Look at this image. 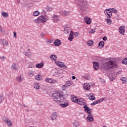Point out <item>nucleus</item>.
<instances>
[{
    "instance_id": "nucleus-1",
    "label": "nucleus",
    "mask_w": 127,
    "mask_h": 127,
    "mask_svg": "<svg viewBox=\"0 0 127 127\" xmlns=\"http://www.w3.org/2000/svg\"><path fill=\"white\" fill-rule=\"evenodd\" d=\"M52 98L54 102L62 103L63 101L66 100V95H65V94L63 92L59 91L53 93Z\"/></svg>"
},
{
    "instance_id": "nucleus-2",
    "label": "nucleus",
    "mask_w": 127,
    "mask_h": 127,
    "mask_svg": "<svg viewBox=\"0 0 127 127\" xmlns=\"http://www.w3.org/2000/svg\"><path fill=\"white\" fill-rule=\"evenodd\" d=\"M101 68L107 71L112 69V68H117L118 67V64L116 62V60H109L108 62L103 64L101 66Z\"/></svg>"
},
{
    "instance_id": "nucleus-3",
    "label": "nucleus",
    "mask_w": 127,
    "mask_h": 127,
    "mask_svg": "<svg viewBox=\"0 0 127 127\" xmlns=\"http://www.w3.org/2000/svg\"><path fill=\"white\" fill-rule=\"evenodd\" d=\"M78 3V7L82 11H86L89 7V2L87 0H77Z\"/></svg>"
},
{
    "instance_id": "nucleus-4",
    "label": "nucleus",
    "mask_w": 127,
    "mask_h": 127,
    "mask_svg": "<svg viewBox=\"0 0 127 127\" xmlns=\"http://www.w3.org/2000/svg\"><path fill=\"white\" fill-rule=\"evenodd\" d=\"M49 20V18L48 16L46 15H41L39 16L38 18L35 19L34 22V23H36V24H40L41 23H45V22Z\"/></svg>"
},
{
    "instance_id": "nucleus-5",
    "label": "nucleus",
    "mask_w": 127,
    "mask_h": 127,
    "mask_svg": "<svg viewBox=\"0 0 127 127\" xmlns=\"http://www.w3.org/2000/svg\"><path fill=\"white\" fill-rule=\"evenodd\" d=\"M84 109L87 114H88L86 119V122H88L89 123H92V122H94V117H93V116L92 115V111L91 109H90L89 107H87V106H84Z\"/></svg>"
},
{
    "instance_id": "nucleus-6",
    "label": "nucleus",
    "mask_w": 127,
    "mask_h": 127,
    "mask_svg": "<svg viewBox=\"0 0 127 127\" xmlns=\"http://www.w3.org/2000/svg\"><path fill=\"white\" fill-rule=\"evenodd\" d=\"M55 64H57V66L60 67V68H62V69H67V65H66V64H65L63 62L59 61H56L55 62Z\"/></svg>"
},
{
    "instance_id": "nucleus-7",
    "label": "nucleus",
    "mask_w": 127,
    "mask_h": 127,
    "mask_svg": "<svg viewBox=\"0 0 127 127\" xmlns=\"http://www.w3.org/2000/svg\"><path fill=\"white\" fill-rule=\"evenodd\" d=\"M104 13L106 16L107 17V18H112V16H113V13H112V11H111V9H106L104 10Z\"/></svg>"
},
{
    "instance_id": "nucleus-8",
    "label": "nucleus",
    "mask_w": 127,
    "mask_h": 127,
    "mask_svg": "<svg viewBox=\"0 0 127 127\" xmlns=\"http://www.w3.org/2000/svg\"><path fill=\"white\" fill-rule=\"evenodd\" d=\"M53 74L55 77H57V78H59V77H61V76H62V73H61L60 71L58 70V69L56 68L53 70Z\"/></svg>"
},
{
    "instance_id": "nucleus-9",
    "label": "nucleus",
    "mask_w": 127,
    "mask_h": 127,
    "mask_svg": "<svg viewBox=\"0 0 127 127\" xmlns=\"http://www.w3.org/2000/svg\"><path fill=\"white\" fill-rule=\"evenodd\" d=\"M86 103H87V101H86V100L84 99L83 98H79L77 99V102H76L78 105H80V106H83V108L86 105Z\"/></svg>"
},
{
    "instance_id": "nucleus-10",
    "label": "nucleus",
    "mask_w": 127,
    "mask_h": 127,
    "mask_svg": "<svg viewBox=\"0 0 127 127\" xmlns=\"http://www.w3.org/2000/svg\"><path fill=\"white\" fill-rule=\"evenodd\" d=\"M46 82H47V83H49L50 84H58V81L53 79V78H46L45 79Z\"/></svg>"
},
{
    "instance_id": "nucleus-11",
    "label": "nucleus",
    "mask_w": 127,
    "mask_h": 127,
    "mask_svg": "<svg viewBox=\"0 0 127 127\" xmlns=\"http://www.w3.org/2000/svg\"><path fill=\"white\" fill-rule=\"evenodd\" d=\"M125 28H126V26L124 25H122L119 28V33L122 35H125V32H126V29H125Z\"/></svg>"
},
{
    "instance_id": "nucleus-12",
    "label": "nucleus",
    "mask_w": 127,
    "mask_h": 127,
    "mask_svg": "<svg viewBox=\"0 0 127 127\" xmlns=\"http://www.w3.org/2000/svg\"><path fill=\"white\" fill-rule=\"evenodd\" d=\"M87 97L90 101H95L96 100V97H95V94L93 93H88L86 94Z\"/></svg>"
},
{
    "instance_id": "nucleus-13",
    "label": "nucleus",
    "mask_w": 127,
    "mask_h": 127,
    "mask_svg": "<svg viewBox=\"0 0 127 127\" xmlns=\"http://www.w3.org/2000/svg\"><path fill=\"white\" fill-rule=\"evenodd\" d=\"M91 86H92V83H85L83 84V89L86 91H89L91 89Z\"/></svg>"
},
{
    "instance_id": "nucleus-14",
    "label": "nucleus",
    "mask_w": 127,
    "mask_h": 127,
    "mask_svg": "<svg viewBox=\"0 0 127 127\" xmlns=\"http://www.w3.org/2000/svg\"><path fill=\"white\" fill-rule=\"evenodd\" d=\"M105 97H103L102 98H100V99L95 101V102H93L91 104V106H93V105H97V104H100V103H102V102L104 101L105 100Z\"/></svg>"
},
{
    "instance_id": "nucleus-15",
    "label": "nucleus",
    "mask_w": 127,
    "mask_h": 127,
    "mask_svg": "<svg viewBox=\"0 0 127 127\" xmlns=\"http://www.w3.org/2000/svg\"><path fill=\"white\" fill-rule=\"evenodd\" d=\"M52 19L53 20L54 22H55L56 23L58 22L59 20H60V16L54 15L52 17Z\"/></svg>"
},
{
    "instance_id": "nucleus-16",
    "label": "nucleus",
    "mask_w": 127,
    "mask_h": 127,
    "mask_svg": "<svg viewBox=\"0 0 127 127\" xmlns=\"http://www.w3.org/2000/svg\"><path fill=\"white\" fill-rule=\"evenodd\" d=\"M84 21L87 24H91L92 23V19L88 16L85 17Z\"/></svg>"
},
{
    "instance_id": "nucleus-17",
    "label": "nucleus",
    "mask_w": 127,
    "mask_h": 127,
    "mask_svg": "<svg viewBox=\"0 0 127 127\" xmlns=\"http://www.w3.org/2000/svg\"><path fill=\"white\" fill-rule=\"evenodd\" d=\"M23 79H24L23 75H22V74H21L19 76H17L16 77V81L17 82H18L19 83L22 82V81H23Z\"/></svg>"
},
{
    "instance_id": "nucleus-18",
    "label": "nucleus",
    "mask_w": 127,
    "mask_h": 127,
    "mask_svg": "<svg viewBox=\"0 0 127 127\" xmlns=\"http://www.w3.org/2000/svg\"><path fill=\"white\" fill-rule=\"evenodd\" d=\"M73 39H74V32L73 31H70L68 38V40L69 41H73Z\"/></svg>"
},
{
    "instance_id": "nucleus-19",
    "label": "nucleus",
    "mask_w": 127,
    "mask_h": 127,
    "mask_svg": "<svg viewBox=\"0 0 127 127\" xmlns=\"http://www.w3.org/2000/svg\"><path fill=\"white\" fill-rule=\"evenodd\" d=\"M93 65L94 70H98V69H99V67H100V65H99V63L98 62H93Z\"/></svg>"
},
{
    "instance_id": "nucleus-20",
    "label": "nucleus",
    "mask_w": 127,
    "mask_h": 127,
    "mask_svg": "<svg viewBox=\"0 0 127 127\" xmlns=\"http://www.w3.org/2000/svg\"><path fill=\"white\" fill-rule=\"evenodd\" d=\"M98 47L99 49H103V48L105 47V42L104 41H100L98 43Z\"/></svg>"
},
{
    "instance_id": "nucleus-21",
    "label": "nucleus",
    "mask_w": 127,
    "mask_h": 127,
    "mask_svg": "<svg viewBox=\"0 0 127 127\" xmlns=\"http://www.w3.org/2000/svg\"><path fill=\"white\" fill-rule=\"evenodd\" d=\"M64 33H65V34H69V32L70 33L71 31H73L71 30L70 28L68 27H66L64 28Z\"/></svg>"
},
{
    "instance_id": "nucleus-22",
    "label": "nucleus",
    "mask_w": 127,
    "mask_h": 127,
    "mask_svg": "<svg viewBox=\"0 0 127 127\" xmlns=\"http://www.w3.org/2000/svg\"><path fill=\"white\" fill-rule=\"evenodd\" d=\"M50 58L53 62H56L57 60V56L55 55H52L50 56Z\"/></svg>"
},
{
    "instance_id": "nucleus-23",
    "label": "nucleus",
    "mask_w": 127,
    "mask_h": 127,
    "mask_svg": "<svg viewBox=\"0 0 127 127\" xmlns=\"http://www.w3.org/2000/svg\"><path fill=\"white\" fill-rule=\"evenodd\" d=\"M57 118H58L57 113L56 112H54L51 116L52 121H55Z\"/></svg>"
},
{
    "instance_id": "nucleus-24",
    "label": "nucleus",
    "mask_w": 127,
    "mask_h": 127,
    "mask_svg": "<svg viewBox=\"0 0 127 127\" xmlns=\"http://www.w3.org/2000/svg\"><path fill=\"white\" fill-rule=\"evenodd\" d=\"M71 100L72 102H73V103H77L78 101V98L77 97L75 96V95H71Z\"/></svg>"
},
{
    "instance_id": "nucleus-25",
    "label": "nucleus",
    "mask_w": 127,
    "mask_h": 127,
    "mask_svg": "<svg viewBox=\"0 0 127 127\" xmlns=\"http://www.w3.org/2000/svg\"><path fill=\"white\" fill-rule=\"evenodd\" d=\"M54 44H55L56 46H60L61 44V41L59 39H57L54 41Z\"/></svg>"
},
{
    "instance_id": "nucleus-26",
    "label": "nucleus",
    "mask_w": 127,
    "mask_h": 127,
    "mask_svg": "<svg viewBox=\"0 0 127 127\" xmlns=\"http://www.w3.org/2000/svg\"><path fill=\"white\" fill-rule=\"evenodd\" d=\"M105 21L106 22V23H107V24H108V25H111V24H112L113 23V21L112 20V19L107 18L105 19Z\"/></svg>"
},
{
    "instance_id": "nucleus-27",
    "label": "nucleus",
    "mask_w": 127,
    "mask_h": 127,
    "mask_svg": "<svg viewBox=\"0 0 127 127\" xmlns=\"http://www.w3.org/2000/svg\"><path fill=\"white\" fill-rule=\"evenodd\" d=\"M122 84H127V78L126 77H122L121 78Z\"/></svg>"
},
{
    "instance_id": "nucleus-28",
    "label": "nucleus",
    "mask_w": 127,
    "mask_h": 127,
    "mask_svg": "<svg viewBox=\"0 0 127 127\" xmlns=\"http://www.w3.org/2000/svg\"><path fill=\"white\" fill-rule=\"evenodd\" d=\"M94 43V42L92 41V40H90L87 41L86 44L88 45V46H93Z\"/></svg>"
},
{
    "instance_id": "nucleus-29",
    "label": "nucleus",
    "mask_w": 127,
    "mask_h": 127,
    "mask_svg": "<svg viewBox=\"0 0 127 127\" xmlns=\"http://www.w3.org/2000/svg\"><path fill=\"white\" fill-rule=\"evenodd\" d=\"M36 80L38 81H40V80H42V75L41 74H39L35 76Z\"/></svg>"
},
{
    "instance_id": "nucleus-30",
    "label": "nucleus",
    "mask_w": 127,
    "mask_h": 127,
    "mask_svg": "<svg viewBox=\"0 0 127 127\" xmlns=\"http://www.w3.org/2000/svg\"><path fill=\"white\" fill-rule=\"evenodd\" d=\"M34 88L36 89V90H39V89H40V85H39V83L38 82H36L34 84Z\"/></svg>"
},
{
    "instance_id": "nucleus-31",
    "label": "nucleus",
    "mask_w": 127,
    "mask_h": 127,
    "mask_svg": "<svg viewBox=\"0 0 127 127\" xmlns=\"http://www.w3.org/2000/svg\"><path fill=\"white\" fill-rule=\"evenodd\" d=\"M44 66V64L43 63H41L36 64V68H42Z\"/></svg>"
},
{
    "instance_id": "nucleus-32",
    "label": "nucleus",
    "mask_w": 127,
    "mask_h": 127,
    "mask_svg": "<svg viewBox=\"0 0 127 127\" xmlns=\"http://www.w3.org/2000/svg\"><path fill=\"white\" fill-rule=\"evenodd\" d=\"M1 44L3 46H7V45L8 44V41L5 40H2Z\"/></svg>"
},
{
    "instance_id": "nucleus-33",
    "label": "nucleus",
    "mask_w": 127,
    "mask_h": 127,
    "mask_svg": "<svg viewBox=\"0 0 127 127\" xmlns=\"http://www.w3.org/2000/svg\"><path fill=\"white\" fill-rule=\"evenodd\" d=\"M11 69H12L13 70H17V66H16V64H12L11 65Z\"/></svg>"
},
{
    "instance_id": "nucleus-34",
    "label": "nucleus",
    "mask_w": 127,
    "mask_h": 127,
    "mask_svg": "<svg viewBox=\"0 0 127 127\" xmlns=\"http://www.w3.org/2000/svg\"><path fill=\"white\" fill-rule=\"evenodd\" d=\"M6 124L8 127H11L12 126V123H11V121L9 120V119H6Z\"/></svg>"
},
{
    "instance_id": "nucleus-35",
    "label": "nucleus",
    "mask_w": 127,
    "mask_h": 127,
    "mask_svg": "<svg viewBox=\"0 0 127 127\" xmlns=\"http://www.w3.org/2000/svg\"><path fill=\"white\" fill-rule=\"evenodd\" d=\"M39 14H40V12H39V11H38V10L34 11V12L33 13V15L34 16H38V15H39Z\"/></svg>"
},
{
    "instance_id": "nucleus-36",
    "label": "nucleus",
    "mask_w": 127,
    "mask_h": 127,
    "mask_svg": "<svg viewBox=\"0 0 127 127\" xmlns=\"http://www.w3.org/2000/svg\"><path fill=\"white\" fill-rule=\"evenodd\" d=\"M60 106H61L62 107V108H66V107H68V106H69V104L68 103H61L60 104Z\"/></svg>"
},
{
    "instance_id": "nucleus-37",
    "label": "nucleus",
    "mask_w": 127,
    "mask_h": 127,
    "mask_svg": "<svg viewBox=\"0 0 127 127\" xmlns=\"http://www.w3.org/2000/svg\"><path fill=\"white\" fill-rule=\"evenodd\" d=\"M1 15L3 16V17H7V16H8V13L4 11H2Z\"/></svg>"
},
{
    "instance_id": "nucleus-38",
    "label": "nucleus",
    "mask_w": 127,
    "mask_h": 127,
    "mask_svg": "<svg viewBox=\"0 0 127 127\" xmlns=\"http://www.w3.org/2000/svg\"><path fill=\"white\" fill-rule=\"evenodd\" d=\"M63 14L64 15H65V16H68V15H69V14H70V11L64 10L63 11Z\"/></svg>"
},
{
    "instance_id": "nucleus-39",
    "label": "nucleus",
    "mask_w": 127,
    "mask_h": 127,
    "mask_svg": "<svg viewBox=\"0 0 127 127\" xmlns=\"http://www.w3.org/2000/svg\"><path fill=\"white\" fill-rule=\"evenodd\" d=\"M110 9V11H111V12H113V13H118V10L112 8H109Z\"/></svg>"
},
{
    "instance_id": "nucleus-40",
    "label": "nucleus",
    "mask_w": 127,
    "mask_h": 127,
    "mask_svg": "<svg viewBox=\"0 0 127 127\" xmlns=\"http://www.w3.org/2000/svg\"><path fill=\"white\" fill-rule=\"evenodd\" d=\"M109 78L110 81H112L113 82V81H114V80H115L116 79V76H112V75H110Z\"/></svg>"
},
{
    "instance_id": "nucleus-41",
    "label": "nucleus",
    "mask_w": 127,
    "mask_h": 127,
    "mask_svg": "<svg viewBox=\"0 0 127 127\" xmlns=\"http://www.w3.org/2000/svg\"><path fill=\"white\" fill-rule=\"evenodd\" d=\"M65 85H66L67 87H70L72 85V83L70 81H68L66 82Z\"/></svg>"
},
{
    "instance_id": "nucleus-42",
    "label": "nucleus",
    "mask_w": 127,
    "mask_h": 127,
    "mask_svg": "<svg viewBox=\"0 0 127 127\" xmlns=\"http://www.w3.org/2000/svg\"><path fill=\"white\" fill-rule=\"evenodd\" d=\"M46 9L47 11H51V10H52V7L47 6L46 8Z\"/></svg>"
},
{
    "instance_id": "nucleus-43",
    "label": "nucleus",
    "mask_w": 127,
    "mask_h": 127,
    "mask_svg": "<svg viewBox=\"0 0 127 127\" xmlns=\"http://www.w3.org/2000/svg\"><path fill=\"white\" fill-rule=\"evenodd\" d=\"M96 32V30L95 29H92L90 31H89V33H91L93 34V33H95Z\"/></svg>"
},
{
    "instance_id": "nucleus-44",
    "label": "nucleus",
    "mask_w": 127,
    "mask_h": 127,
    "mask_svg": "<svg viewBox=\"0 0 127 127\" xmlns=\"http://www.w3.org/2000/svg\"><path fill=\"white\" fill-rule=\"evenodd\" d=\"M123 64H125V65H127V59H125L123 62H122Z\"/></svg>"
},
{
    "instance_id": "nucleus-45",
    "label": "nucleus",
    "mask_w": 127,
    "mask_h": 127,
    "mask_svg": "<svg viewBox=\"0 0 127 127\" xmlns=\"http://www.w3.org/2000/svg\"><path fill=\"white\" fill-rule=\"evenodd\" d=\"M26 56H28V57H30L31 55V52H27L25 54Z\"/></svg>"
},
{
    "instance_id": "nucleus-46",
    "label": "nucleus",
    "mask_w": 127,
    "mask_h": 127,
    "mask_svg": "<svg viewBox=\"0 0 127 127\" xmlns=\"http://www.w3.org/2000/svg\"><path fill=\"white\" fill-rule=\"evenodd\" d=\"M73 35H74L75 37H78L80 34L78 32H76L74 33H73Z\"/></svg>"
},
{
    "instance_id": "nucleus-47",
    "label": "nucleus",
    "mask_w": 127,
    "mask_h": 127,
    "mask_svg": "<svg viewBox=\"0 0 127 127\" xmlns=\"http://www.w3.org/2000/svg\"><path fill=\"white\" fill-rule=\"evenodd\" d=\"M68 87L66 86V85L65 84V85H63V86H62V88L63 89H66V88H67Z\"/></svg>"
},
{
    "instance_id": "nucleus-48",
    "label": "nucleus",
    "mask_w": 127,
    "mask_h": 127,
    "mask_svg": "<svg viewBox=\"0 0 127 127\" xmlns=\"http://www.w3.org/2000/svg\"><path fill=\"white\" fill-rule=\"evenodd\" d=\"M2 98H3V95L0 94V103H1V101H0V99H2Z\"/></svg>"
},
{
    "instance_id": "nucleus-49",
    "label": "nucleus",
    "mask_w": 127,
    "mask_h": 127,
    "mask_svg": "<svg viewBox=\"0 0 127 127\" xmlns=\"http://www.w3.org/2000/svg\"><path fill=\"white\" fill-rule=\"evenodd\" d=\"M53 41L51 40H49L48 41H47V43H48V44H51V43H52Z\"/></svg>"
},
{
    "instance_id": "nucleus-50",
    "label": "nucleus",
    "mask_w": 127,
    "mask_h": 127,
    "mask_svg": "<svg viewBox=\"0 0 127 127\" xmlns=\"http://www.w3.org/2000/svg\"><path fill=\"white\" fill-rule=\"evenodd\" d=\"M99 79L100 80V82H101L102 83H104L105 80L102 79L101 78H99Z\"/></svg>"
},
{
    "instance_id": "nucleus-51",
    "label": "nucleus",
    "mask_w": 127,
    "mask_h": 127,
    "mask_svg": "<svg viewBox=\"0 0 127 127\" xmlns=\"http://www.w3.org/2000/svg\"><path fill=\"white\" fill-rule=\"evenodd\" d=\"M103 41H107V37L106 36L103 38Z\"/></svg>"
},
{
    "instance_id": "nucleus-52",
    "label": "nucleus",
    "mask_w": 127,
    "mask_h": 127,
    "mask_svg": "<svg viewBox=\"0 0 127 127\" xmlns=\"http://www.w3.org/2000/svg\"><path fill=\"white\" fill-rule=\"evenodd\" d=\"M28 75L29 77H31V76H32V72L29 73Z\"/></svg>"
},
{
    "instance_id": "nucleus-53",
    "label": "nucleus",
    "mask_w": 127,
    "mask_h": 127,
    "mask_svg": "<svg viewBox=\"0 0 127 127\" xmlns=\"http://www.w3.org/2000/svg\"><path fill=\"white\" fill-rule=\"evenodd\" d=\"M13 34H14V37H15V38H16V33H15V32H14Z\"/></svg>"
},
{
    "instance_id": "nucleus-54",
    "label": "nucleus",
    "mask_w": 127,
    "mask_h": 127,
    "mask_svg": "<svg viewBox=\"0 0 127 127\" xmlns=\"http://www.w3.org/2000/svg\"><path fill=\"white\" fill-rule=\"evenodd\" d=\"M41 36L42 37H44V36H45V35L44 34H41Z\"/></svg>"
},
{
    "instance_id": "nucleus-55",
    "label": "nucleus",
    "mask_w": 127,
    "mask_h": 127,
    "mask_svg": "<svg viewBox=\"0 0 127 127\" xmlns=\"http://www.w3.org/2000/svg\"><path fill=\"white\" fill-rule=\"evenodd\" d=\"M72 80H75V79H76V77L75 76H72Z\"/></svg>"
},
{
    "instance_id": "nucleus-56",
    "label": "nucleus",
    "mask_w": 127,
    "mask_h": 127,
    "mask_svg": "<svg viewBox=\"0 0 127 127\" xmlns=\"http://www.w3.org/2000/svg\"><path fill=\"white\" fill-rule=\"evenodd\" d=\"M2 30V29L1 28V26H0V31H1Z\"/></svg>"
},
{
    "instance_id": "nucleus-57",
    "label": "nucleus",
    "mask_w": 127,
    "mask_h": 127,
    "mask_svg": "<svg viewBox=\"0 0 127 127\" xmlns=\"http://www.w3.org/2000/svg\"><path fill=\"white\" fill-rule=\"evenodd\" d=\"M39 105H40V106H43V103L39 104Z\"/></svg>"
},
{
    "instance_id": "nucleus-58",
    "label": "nucleus",
    "mask_w": 127,
    "mask_h": 127,
    "mask_svg": "<svg viewBox=\"0 0 127 127\" xmlns=\"http://www.w3.org/2000/svg\"><path fill=\"white\" fill-rule=\"evenodd\" d=\"M73 127H78V126H77L74 125H73Z\"/></svg>"
},
{
    "instance_id": "nucleus-59",
    "label": "nucleus",
    "mask_w": 127,
    "mask_h": 127,
    "mask_svg": "<svg viewBox=\"0 0 127 127\" xmlns=\"http://www.w3.org/2000/svg\"><path fill=\"white\" fill-rule=\"evenodd\" d=\"M41 0H37L36 1H37V2H39V1H40Z\"/></svg>"
},
{
    "instance_id": "nucleus-60",
    "label": "nucleus",
    "mask_w": 127,
    "mask_h": 127,
    "mask_svg": "<svg viewBox=\"0 0 127 127\" xmlns=\"http://www.w3.org/2000/svg\"><path fill=\"white\" fill-rule=\"evenodd\" d=\"M28 51H29L30 50V49H28Z\"/></svg>"
}]
</instances>
